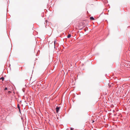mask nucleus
Wrapping results in <instances>:
<instances>
[{
    "mask_svg": "<svg viewBox=\"0 0 130 130\" xmlns=\"http://www.w3.org/2000/svg\"><path fill=\"white\" fill-rule=\"evenodd\" d=\"M90 19L92 20H94V19L93 18V17H90Z\"/></svg>",
    "mask_w": 130,
    "mask_h": 130,
    "instance_id": "nucleus-4",
    "label": "nucleus"
},
{
    "mask_svg": "<svg viewBox=\"0 0 130 130\" xmlns=\"http://www.w3.org/2000/svg\"><path fill=\"white\" fill-rule=\"evenodd\" d=\"M7 87H5L4 89L5 90H7Z\"/></svg>",
    "mask_w": 130,
    "mask_h": 130,
    "instance_id": "nucleus-8",
    "label": "nucleus"
},
{
    "mask_svg": "<svg viewBox=\"0 0 130 130\" xmlns=\"http://www.w3.org/2000/svg\"><path fill=\"white\" fill-rule=\"evenodd\" d=\"M94 122V120H93L92 123H93Z\"/></svg>",
    "mask_w": 130,
    "mask_h": 130,
    "instance_id": "nucleus-11",
    "label": "nucleus"
},
{
    "mask_svg": "<svg viewBox=\"0 0 130 130\" xmlns=\"http://www.w3.org/2000/svg\"><path fill=\"white\" fill-rule=\"evenodd\" d=\"M30 83H29V82H27L26 83V84L25 85V86L26 87H27V86L28 84H29Z\"/></svg>",
    "mask_w": 130,
    "mask_h": 130,
    "instance_id": "nucleus-3",
    "label": "nucleus"
},
{
    "mask_svg": "<svg viewBox=\"0 0 130 130\" xmlns=\"http://www.w3.org/2000/svg\"><path fill=\"white\" fill-rule=\"evenodd\" d=\"M72 101H73V99H72Z\"/></svg>",
    "mask_w": 130,
    "mask_h": 130,
    "instance_id": "nucleus-12",
    "label": "nucleus"
},
{
    "mask_svg": "<svg viewBox=\"0 0 130 130\" xmlns=\"http://www.w3.org/2000/svg\"><path fill=\"white\" fill-rule=\"evenodd\" d=\"M75 37V36H74V37Z\"/></svg>",
    "mask_w": 130,
    "mask_h": 130,
    "instance_id": "nucleus-13",
    "label": "nucleus"
},
{
    "mask_svg": "<svg viewBox=\"0 0 130 130\" xmlns=\"http://www.w3.org/2000/svg\"><path fill=\"white\" fill-rule=\"evenodd\" d=\"M18 107V108H19V111H20V107L19 104L18 105V107Z\"/></svg>",
    "mask_w": 130,
    "mask_h": 130,
    "instance_id": "nucleus-7",
    "label": "nucleus"
},
{
    "mask_svg": "<svg viewBox=\"0 0 130 130\" xmlns=\"http://www.w3.org/2000/svg\"><path fill=\"white\" fill-rule=\"evenodd\" d=\"M4 78L3 77H2L0 78V81H3L4 80Z\"/></svg>",
    "mask_w": 130,
    "mask_h": 130,
    "instance_id": "nucleus-2",
    "label": "nucleus"
},
{
    "mask_svg": "<svg viewBox=\"0 0 130 130\" xmlns=\"http://www.w3.org/2000/svg\"><path fill=\"white\" fill-rule=\"evenodd\" d=\"M56 41H57L55 39L54 41V46H55V43H56Z\"/></svg>",
    "mask_w": 130,
    "mask_h": 130,
    "instance_id": "nucleus-6",
    "label": "nucleus"
},
{
    "mask_svg": "<svg viewBox=\"0 0 130 130\" xmlns=\"http://www.w3.org/2000/svg\"><path fill=\"white\" fill-rule=\"evenodd\" d=\"M71 37V35L70 34H69V35L67 36V37L68 38H70Z\"/></svg>",
    "mask_w": 130,
    "mask_h": 130,
    "instance_id": "nucleus-5",
    "label": "nucleus"
},
{
    "mask_svg": "<svg viewBox=\"0 0 130 130\" xmlns=\"http://www.w3.org/2000/svg\"><path fill=\"white\" fill-rule=\"evenodd\" d=\"M22 90L23 92H24V90L23 89H22Z\"/></svg>",
    "mask_w": 130,
    "mask_h": 130,
    "instance_id": "nucleus-10",
    "label": "nucleus"
},
{
    "mask_svg": "<svg viewBox=\"0 0 130 130\" xmlns=\"http://www.w3.org/2000/svg\"><path fill=\"white\" fill-rule=\"evenodd\" d=\"M60 108V107L57 106L56 108V110L57 113H58Z\"/></svg>",
    "mask_w": 130,
    "mask_h": 130,
    "instance_id": "nucleus-1",
    "label": "nucleus"
},
{
    "mask_svg": "<svg viewBox=\"0 0 130 130\" xmlns=\"http://www.w3.org/2000/svg\"><path fill=\"white\" fill-rule=\"evenodd\" d=\"M71 130H73V128H71Z\"/></svg>",
    "mask_w": 130,
    "mask_h": 130,
    "instance_id": "nucleus-9",
    "label": "nucleus"
}]
</instances>
